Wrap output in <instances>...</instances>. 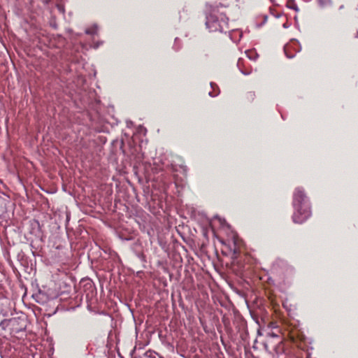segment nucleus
Returning a JSON list of instances; mask_svg holds the SVG:
<instances>
[{"mask_svg":"<svg viewBox=\"0 0 358 358\" xmlns=\"http://www.w3.org/2000/svg\"><path fill=\"white\" fill-rule=\"evenodd\" d=\"M241 72H242L243 74H245V75H248V74H249V73H248V72H245V71H241Z\"/></svg>","mask_w":358,"mask_h":358,"instance_id":"nucleus-10","label":"nucleus"},{"mask_svg":"<svg viewBox=\"0 0 358 358\" xmlns=\"http://www.w3.org/2000/svg\"><path fill=\"white\" fill-rule=\"evenodd\" d=\"M206 25L210 31L226 32L229 29L228 18L222 14H210L206 15Z\"/></svg>","mask_w":358,"mask_h":358,"instance_id":"nucleus-2","label":"nucleus"},{"mask_svg":"<svg viewBox=\"0 0 358 358\" xmlns=\"http://www.w3.org/2000/svg\"><path fill=\"white\" fill-rule=\"evenodd\" d=\"M290 8L293 9V10H298V7L296 4H293L292 6H289Z\"/></svg>","mask_w":358,"mask_h":358,"instance_id":"nucleus-9","label":"nucleus"},{"mask_svg":"<svg viewBox=\"0 0 358 358\" xmlns=\"http://www.w3.org/2000/svg\"><path fill=\"white\" fill-rule=\"evenodd\" d=\"M8 320H3L0 322V327L2 328V329H5L8 325Z\"/></svg>","mask_w":358,"mask_h":358,"instance_id":"nucleus-8","label":"nucleus"},{"mask_svg":"<svg viewBox=\"0 0 358 358\" xmlns=\"http://www.w3.org/2000/svg\"><path fill=\"white\" fill-rule=\"evenodd\" d=\"M293 207L292 220L294 223L301 224L311 215L309 200L302 187H296L294 192Z\"/></svg>","mask_w":358,"mask_h":358,"instance_id":"nucleus-1","label":"nucleus"},{"mask_svg":"<svg viewBox=\"0 0 358 358\" xmlns=\"http://www.w3.org/2000/svg\"><path fill=\"white\" fill-rule=\"evenodd\" d=\"M144 355H145V357H148V358H163L162 357L159 355L157 352H155L154 351H151V350L147 351L144 354Z\"/></svg>","mask_w":358,"mask_h":358,"instance_id":"nucleus-6","label":"nucleus"},{"mask_svg":"<svg viewBox=\"0 0 358 358\" xmlns=\"http://www.w3.org/2000/svg\"><path fill=\"white\" fill-rule=\"evenodd\" d=\"M210 86H211V87H212L213 89H214V87H217L216 84H215V83H210ZM219 93H220V91H219V90H217V92H215V91H213V92H210L208 93V94H209V96H212V97H215V96H217V95L219 94Z\"/></svg>","mask_w":358,"mask_h":358,"instance_id":"nucleus-7","label":"nucleus"},{"mask_svg":"<svg viewBox=\"0 0 358 358\" xmlns=\"http://www.w3.org/2000/svg\"><path fill=\"white\" fill-rule=\"evenodd\" d=\"M97 25L94 24L90 28L86 29L85 34L88 35H94L97 33Z\"/></svg>","mask_w":358,"mask_h":358,"instance_id":"nucleus-5","label":"nucleus"},{"mask_svg":"<svg viewBox=\"0 0 358 358\" xmlns=\"http://www.w3.org/2000/svg\"><path fill=\"white\" fill-rule=\"evenodd\" d=\"M284 52H285L286 57L289 59H292L295 56V53H292L291 45H286L284 47Z\"/></svg>","mask_w":358,"mask_h":358,"instance_id":"nucleus-4","label":"nucleus"},{"mask_svg":"<svg viewBox=\"0 0 358 358\" xmlns=\"http://www.w3.org/2000/svg\"><path fill=\"white\" fill-rule=\"evenodd\" d=\"M266 19H267V16H265L264 17V20H266Z\"/></svg>","mask_w":358,"mask_h":358,"instance_id":"nucleus-12","label":"nucleus"},{"mask_svg":"<svg viewBox=\"0 0 358 358\" xmlns=\"http://www.w3.org/2000/svg\"><path fill=\"white\" fill-rule=\"evenodd\" d=\"M283 345L282 342H279L275 348V358H286V356L283 354Z\"/></svg>","mask_w":358,"mask_h":358,"instance_id":"nucleus-3","label":"nucleus"},{"mask_svg":"<svg viewBox=\"0 0 358 358\" xmlns=\"http://www.w3.org/2000/svg\"><path fill=\"white\" fill-rule=\"evenodd\" d=\"M355 38H358V31L356 33Z\"/></svg>","mask_w":358,"mask_h":358,"instance_id":"nucleus-11","label":"nucleus"}]
</instances>
